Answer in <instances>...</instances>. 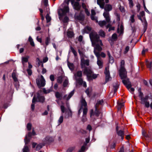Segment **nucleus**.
I'll list each match as a JSON object with an SVG mask.
<instances>
[{
    "label": "nucleus",
    "instance_id": "f257e3e1",
    "mask_svg": "<svg viewBox=\"0 0 152 152\" xmlns=\"http://www.w3.org/2000/svg\"><path fill=\"white\" fill-rule=\"evenodd\" d=\"M90 37L92 43V45L94 47V52L97 58H99L100 56L103 58L106 56L105 54L103 52H100L102 51V48L101 46L103 45L102 41L99 39V35L97 33L92 32L90 34Z\"/></svg>",
    "mask_w": 152,
    "mask_h": 152
},
{
    "label": "nucleus",
    "instance_id": "f03ea898",
    "mask_svg": "<svg viewBox=\"0 0 152 152\" xmlns=\"http://www.w3.org/2000/svg\"><path fill=\"white\" fill-rule=\"evenodd\" d=\"M104 101L103 99L98 100L95 107V110L94 112L93 110H91V117L95 116L97 117L100 115L102 116V114L101 112V109L103 105Z\"/></svg>",
    "mask_w": 152,
    "mask_h": 152
},
{
    "label": "nucleus",
    "instance_id": "7ed1b4c3",
    "mask_svg": "<svg viewBox=\"0 0 152 152\" xmlns=\"http://www.w3.org/2000/svg\"><path fill=\"white\" fill-rule=\"evenodd\" d=\"M69 12V9L68 6H64L62 9H60L58 12L59 19L60 20H62L64 23L67 22L69 20L68 18L66 16H65L64 19H63V17Z\"/></svg>",
    "mask_w": 152,
    "mask_h": 152
},
{
    "label": "nucleus",
    "instance_id": "20e7f679",
    "mask_svg": "<svg viewBox=\"0 0 152 152\" xmlns=\"http://www.w3.org/2000/svg\"><path fill=\"white\" fill-rule=\"evenodd\" d=\"M124 61L121 60V68L119 70V75L122 79L126 78L127 77V72L124 67Z\"/></svg>",
    "mask_w": 152,
    "mask_h": 152
},
{
    "label": "nucleus",
    "instance_id": "39448f33",
    "mask_svg": "<svg viewBox=\"0 0 152 152\" xmlns=\"http://www.w3.org/2000/svg\"><path fill=\"white\" fill-rule=\"evenodd\" d=\"M122 82L129 91L132 92L134 91V88L131 87L132 86L131 83L129 81V79L126 78L125 79L123 80Z\"/></svg>",
    "mask_w": 152,
    "mask_h": 152
},
{
    "label": "nucleus",
    "instance_id": "423d86ee",
    "mask_svg": "<svg viewBox=\"0 0 152 152\" xmlns=\"http://www.w3.org/2000/svg\"><path fill=\"white\" fill-rule=\"evenodd\" d=\"M36 83L39 87H43L45 85V81L44 77L41 75L40 78H37L36 79Z\"/></svg>",
    "mask_w": 152,
    "mask_h": 152
},
{
    "label": "nucleus",
    "instance_id": "0eeeda50",
    "mask_svg": "<svg viewBox=\"0 0 152 152\" xmlns=\"http://www.w3.org/2000/svg\"><path fill=\"white\" fill-rule=\"evenodd\" d=\"M81 103V106L80 110H79L78 114H80L81 113V109H83V108L84 107H87V104L85 100L82 98V99L80 101Z\"/></svg>",
    "mask_w": 152,
    "mask_h": 152
},
{
    "label": "nucleus",
    "instance_id": "6e6552de",
    "mask_svg": "<svg viewBox=\"0 0 152 152\" xmlns=\"http://www.w3.org/2000/svg\"><path fill=\"white\" fill-rule=\"evenodd\" d=\"M104 73L106 75L105 81L107 82L109 81L110 79H111V78L110 77L109 69L108 67L105 68Z\"/></svg>",
    "mask_w": 152,
    "mask_h": 152
},
{
    "label": "nucleus",
    "instance_id": "1a4fd4ad",
    "mask_svg": "<svg viewBox=\"0 0 152 152\" xmlns=\"http://www.w3.org/2000/svg\"><path fill=\"white\" fill-rule=\"evenodd\" d=\"M71 3L72 4H73L74 8L77 10H80L81 6L80 5L79 3L77 2H75L74 0H71Z\"/></svg>",
    "mask_w": 152,
    "mask_h": 152
},
{
    "label": "nucleus",
    "instance_id": "9d476101",
    "mask_svg": "<svg viewBox=\"0 0 152 152\" xmlns=\"http://www.w3.org/2000/svg\"><path fill=\"white\" fill-rule=\"evenodd\" d=\"M84 72L86 74L88 79H90L93 73L92 71L89 69L86 68L84 69Z\"/></svg>",
    "mask_w": 152,
    "mask_h": 152
},
{
    "label": "nucleus",
    "instance_id": "9b49d317",
    "mask_svg": "<svg viewBox=\"0 0 152 152\" xmlns=\"http://www.w3.org/2000/svg\"><path fill=\"white\" fill-rule=\"evenodd\" d=\"M84 72L86 74L88 79H90L93 73L92 71L89 69L86 68L84 69Z\"/></svg>",
    "mask_w": 152,
    "mask_h": 152
},
{
    "label": "nucleus",
    "instance_id": "f8f14e48",
    "mask_svg": "<svg viewBox=\"0 0 152 152\" xmlns=\"http://www.w3.org/2000/svg\"><path fill=\"white\" fill-rule=\"evenodd\" d=\"M83 110V119H82V121L83 122H84L86 121V115L88 112V108L87 107H84L83 108V109H82L81 110Z\"/></svg>",
    "mask_w": 152,
    "mask_h": 152
},
{
    "label": "nucleus",
    "instance_id": "ddd939ff",
    "mask_svg": "<svg viewBox=\"0 0 152 152\" xmlns=\"http://www.w3.org/2000/svg\"><path fill=\"white\" fill-rule=\"evenodd\" d=\"M74 93V90H73L71 91L69 94L67 95H65L63 97V99L68 101L72 96Z\"/></svg>",
    "mask_w": 152,
    "mask_h": 152
},
{
    "label": "nucleus",
    "instance_id": "4468645a",
    "mask_svg": "<svg viewBox=\"0 0 152 152\" xmlns=\"http://www.w3.org/2000/svg\"><path fill=\"white\" fill-rule=\"evenodd\" d=\"M103 15L105 18L107 22L109 23L110 22V19L109 12L107 11L104 12L103 14Z\"/></svg>",
    "mask_w": 152,
    "mask_h": 152
},
{
    "label": "nucleus",
    "instance_id": "2eb2a0df",
    "mask_svg": "<svg viewBox=\"0 0 152 152\" xmlns=\"http://www.w3.org/2000/svg\"><path fill=\"white\" fill-rule=\"evenodd\" d=\"M37 98H36V99L38 100V101L42 103H43L44 102L45 99L44 96H40L39 93H37Z\"/></svg>",
    "mask_w": 152,
    "mask_h": 152
},
{
    "label": "nucleus",
    "instance_id": "dca6fc26",
    "mask_svg": "<svg viewBox=\"0 0 152 152\" xmlns=\"http://www.w3.org/2000/svg\"><path fill=\"white\" fill-rule=\"evenodd\" d=\"M83 65H86L87 66L89 65V60L88 59L85 60L83 58H81V65L83 67Z\"/></svg>",
    "mask_w": 152,
    "mask_h": 152
},
{
    "label": "nucleus",
    "instance_id": "f3484780",
    "mask_svg": "<svg viewBox=\"0 0 152 152\" xmlns=\"http://www.w3.org/2000/svg\"><path fill=\"white\" fill-rule=\"evenodd\" d=\"M104 0H97V4H99L102 8H103L104 3L103 2ZM109 0H105L106 3H108L109 2Z\"/></svg>",
    "mask_w": 152,
    "mask_h": 152
},
{
    "label": "nucleus",
    "instance_id": "a211bd4d",
    "mask_svg": "<svg viewBox=\"0 0 152 152\" xmlns=\"http://www.w3.org/2000/svg\"><path fill=\"white\" fill-rule=\"evenodd\" d=\"M117 134L118 136L121 137V139L122 140L124 138V131L121 130L117 131Z\"/></svg>",
    "mask_w": 152,
    "mask_h": 152
},
{
    "label": "nucleus",
    "instance_id": "6ab92c4d",
    "mask_svg": "<svg viewBox=\"0 0 152 152\" xmlns=\"http://www.w3.org/2000/svg\"><path fill=\"white\" fill-rule=\"evenodd\" d=\"M67 35L69 38H72L74 37V34L73 31L68 30L67 32Z\"/></svg>",
    "mask_w": 152,
    "mask_h": 152
},
{
    "label": "nucleus",
    "instance_id": "aec40b11",
    "mask_svg": "<svg viewBox=\"0 0 152 152\" xmlns=\"http://www.w3.org/2000/svg\"><path fill=\"white\" fill-rule=\"evenodd\" d=\"M37 101L36 96L34 95L32 101V104L31 105V108L32 110H34V103Z\"/></svg>",
    "mask_w": 152,
    "mask_h": 152
},
{
    "label": "nucleus",
    "instance_id": "412c9836",
    "mask_svg": "<svg viewBox=\"0 0 152 152\" xmlns=\"http://www.w3.org/2000/svg\"><path fill=\"white\" fill-rule=\"evenodd\" d=\"M76 18L78 20L83 21L84 20V16L83 15L80 13L79 15L76 16Z\"/></svg>",
    "mask_w": 152,
    "mask_h": 152
},
{
    "label": "nucleus",
    "instance_id": "4be33fe9",
    "mask_svg": "<svg viewBox=\"0 0 152 152\" xmlns=\"http://www.w3.org/2000/svg\"><path fill=\"white\" fill-rule=\"evenodd\" d=\"M145 13L144 11H142L140 12L139 15H138L137 17L138 19L141 20L142 21V17L145 18Z\"/></svg>",
    "mask_w": 152,
    "mask_h": 152
},
{
    "label": "nucleus",
    "instance_id": "5701e85b",
    "mask_svg": "<svg viewBox=\"0 0 152 152\" xmlns=\"http://www.w3.org/2000/svg\"><path fill=\"white\" fill-rule=\"evenodd\" d=\"M82 71H77V72L74 75L75 79L77 78V77H81L82 76Z\"/></svg>",
    "mask_w": 152,
    "mask_h": 152
},
{
    "label": "nucleus",
    "instance_id": "b1692460",
    "mask_svg": "<svg viewBox=\"0 0 152 152\" xmlns=\"http://www.w3.org/2000/svg\"><path fill=\"white\" fill-rule=\"evenodd\" d=\"M149 98V96H146L144 98H143L141 99V103L142 104H144V103L146 102H147V100Z\"/></svg>",
    "mask_w": 152,
    "mask_h": 152
},
{
    "label": "nucleus",
    "instance_id": "393cba45",
    "mask_svg": "<svg viewBox=\"0 0 152 152\" xmlns=\"http://www.w3.org/2000/svg\"><path fill=\"white\" fill-rule=\"evenodd\" d=\"M97 64L98 65L100 68H101L103 66V62L102 60H99L98 58L97 61Z\"/></svg>",
    "mask_w": 152,
    "mask_h": 152
},
{
    "label": "nucleus",
    "instance_id": "a878e982",
    "mask_svg": "<svg viewBox=\"0 0 152 152\" xmlns=\"http://www.w3.org/2000/svg\"><path fill=\"white\" fill-rule=\"evenodd\" d=\"M29 58L28 56L22 57V62L23 65L24 64V62H27L28 61Z\"/></svg>",
    "mask_w": 152,
    "mask_h": 152
},
{
    "label": "nucleus",
    "instance_id": "bb28decb",
    "mask_svg": "<svg viewBox=\"0 0 152 152\" xmlns=\"http://www.w3.org/2000/svg\"><path fill=\"white\" fill-rule=\"evenodd\" d=\"M12 77L13 78L15 82H18V80L17 77H16V74L15 72V71L14 70L12 74Z\"/></svg>",
    "mask_w": 152,
    "mask_h": 152
},
{
    "label": "nucleus",
    "instance_id": "cd10ccee",
    "mask_svg": "<svg viewBox=\"0 0 152 152\" xmlns=\"http://www.w3.org/2000/svg\"><path fill=\"white\" fill-rule=\"evenodd\" d=\"M113 88L114 90V94H115L117 91V89L119 87V84L117 83H115L113 85Z\"/></svg>",
    "mask_w": 152,
    "mask_h": 152
},
{
    "label": "nucleus",
    "instance_id": "c85d7f7f",
    "mask_svg": "<svg viewBox=\"0 0 152 152\" xmlns=\"http://www.w3.org/2000/svg\"><path fill=\"white\" fill-rule=\"evenodd\" d=\"M138 91L139 93L138 96L141 100L143 98V94L141 92V89L140 88L138 89Z\"/></svg>",
    "mask_w": 152,
    "mask_h": 152
},
{
    "label": "nucleus",
    "instance_id": "c756f323",
    "mask_svg": "<svg viewBox=\"0 0 152 152\" xmlns=\"http://www.w3.org/2000/svg\"><path fill=\"white\" fill-rule=\"evenodd\" d=\"M55 96L57 98L60 99H61L62 98V94L58 92L55 93Z\"/></svg>",
    "mask_w": 152,
    "mask_h": 152
},
{
    "label": "nucleus",
    "instance_id": "7c9ffc66",
    "mask_svg": "<svg viewBox=\"0 0 152 152\" xmlns=\"http://www.w3.org/2000/svg\"><path fill=\"white\" fill-rule=\"evenodd\" d=\"M67 65L69 69L71 70H73L74 69V66L73 63H71L69 62H68Z\"/></svg>",
    "mask_w": 152,
    "mask_h": 152
},
{
    "label": "nucleus",
    "instance_id": "2f4dec72",
    "mask_svg": "<svg viewBox=\"0 0 152 152\" xmlns=\"http://www.w3.org/2000/svg\"><path fill=\"white\" fill-rule=\"evenodd\" d=\"M28 41L30 42V44L32 46L34 47L35 46L33 39L31 36H29L28 38Z\"/></svg>",
    "mask_w": 152,
    "mask_h": 152
},
{
    "label": "nucleus",
    "instance_id": "473e14b6",
    "mask_svg": "<svg viewBox=\"0 0 152 152\" xmlns=\"http://www.w3.org/2000/svg\"><path fill=\"white\" fill-rule=\"evenodd\" d=\"M106 21L103 20L99 22L98 24L101 27H103L106 24Z\"/></svg>",
    "mask_w": 152,
    "mask_h": 152
},
{
    "label": "nucleus",
    "instance_id": "72a5a7b5",
    "mask_svg": "<svg viewBox=\"0 0 152 152\" xmlns=\"http://www.w3.org/2000/svg\"><path fill=\"white\" fill-rule=\"evenodd\" d=\"M70 49L71 50V51L74 54V56H76L77 55V53L74 49L71 46H70Z\"/></svg>",
    "mask_w": 152,
    "mask_h": 152
},
{
    "label": "nucleus",
    "instance_id": "f704fd0d",
    "mask_svg": "<svg viewBox=\"0 0 152 152\" xmlns=\"http://www.w3.org/2000/svg\"><path fill=\"white\" fill-rule=\"evenodd\" d=\"M70 49L71 50V51L74 54V56H76L77 55V53L74 49L71 46H70Z\"/></svg>",
    "mask_w": 152,
    "mask_h": 152
},
{
    "label": "nucleus",
    "instance_id": "c9c22d12",
    "mask_svg": "<svg viewBox=\"0 0 152 152\" xmlns=\"http://www.w3.org/2000/svg\"><path fill=\"white\" fill-rule=\"evenodd\" d=\"M77 83L80 85H82L83 83V79L81 78L75 79Z\"/></svg>",
    "mask_w": 152,
    "mask_h": 152
},
{
    "label": "nucleus",
    "instance_id": "e433bc0d",
    "mask_svg": "<svg viewBox=\"0 0 152 152\" xmlns=\"http://www.w3.org/2000/svg\"><path fill=\"white\" fill-rule=\"evenodd\" d=\"M50 42V37H47L45 39V43L46 45H48Z\"/></svg>",
    "mask_w": 152,
    "mask_h": 152
},
{
    "label": "nucleus",
    "instance_id": "4c0bfd02",
    "mask_svg": "<svg viewBox=\"0 0 152 152\" xmlns=\"http://www.w3.org/2000/svg\"><path fill=\"white\" fill-rule=\"evenodd\" d=\"M147 66L148 68L150 70L151 69L152 66V62L148 61L147 63Z\"/></svg>",
    "mask_w": 152,
    "mask_h": 152
},
{
    "label": "nucleus",
    "instance_id": "58836bf2",
    "mask_svg": "<svg viewBox=\"0 0 152 152\" xmlns=\"http://www.w3.org/2000/svg\"><path fill=\"white\" fill-rule=\"evenodd\" d=\"M91 30V28L89 26H87L84 29V30L86 33H88Z\"/></svg>",
    "mask_w": 152,
    "mask_h": 152
},
{
    "label": "nucleus",
    "instance_id": "ea45409f",
    "mask_svg": "<svg viewBox=\"0 0 152 152\" xmlns=\"http://www.w3.org/2000/svg\"><path fill=\"white\" fill-rule=\"evenodd\" d=\"M134 15L133 14L130 17L129 20L131 23H133L135 22V19H134Z\"/></svg>",
    "mask_w": 152,
    "mask_h": 152
},
{
    "label": "nucleus",
    "instance_id": "a19ab883",
    "mask_svg": "<svg viewBox=\"0 0 152 152\" xmlns=\"http://www.w3.org/2000/svg\"><path fill=\"white\" fill-rule=\"evenodd\" d=\"M63 121V115H62L60 116L58 120V125L62 123Z\"/></svg>",
    "mask_w": 152,
    "mask_h": 152
},
{
    "label": "nucleus",
    "instance_id": "79ce46f5",
    "mask_svg": "<svg viewBox=\"0 0 152 152\" xmlns=\"http://www.w3.org/2000/svg\"><path fill=\"white\" fill-rule=\"evenodd\" d=\"M124 106V104L123 103L118 102V110H120L121 108Z\"/></svg>",
    "mask_w": 152,
    "mask_h": 152
},
{
    "label": "nucleus",
    "instance_id": "37998d69",
    "mask_svg": "<svg viewBox=\"0 0 152 152\" xmlns=\"http://www.w3.org/2000/svg\"><path fill=\"white\" fill-rule=\"evenodd\" d=\"M99 35L103 37H104L105 36V34L104 32L102 30H100L99 32Z\"/></svg>",
    "mask_w": 152,
    "mask_h": 152
},
{
    "label": "nucleus",
    "instance_id": "c03bdc74",
    "mask_svg": "<svg viewBox=\"0 0 152 152\" xmlns=\"http://www.w3.org/2000/svg\"><path fill=\"white\" fill-rule=\"evenodd\" d=\"M23 152H28L29 151L28 148L27 146H24L23 150Z\"/></svg>",
    "mask_w": 152,
    "mask_h": 152
},
{
    "label": "nucleus",
    "instance_id": "a18cd8bd",
    "mask_svg": "<svg viewBox=\"0 0 152 152\" xmlns=\"http://www.w3.org/2000/svg\"><path fill=\"white\" fill-rule=\"evenodd\" d=\"M43 91L44 93L47 94L50 93L51 91L50 89L46 90L45 88H43Z\"/></svg>",
    "mask_w": 152,
    "mask_h": 152
},
{
    "label": "nucleus",
    "instance_id": "49530a36",
    "mask_svg": "<svg viewBox=\"0 0 152 152\" xmlns=\"http://www.w3.org/2000/svg\"><path fill=\"white\" fill-rule=\"evenodd\" d=\"M129 7L132 8L134 6L133 1L132 0H128Z\"/></svg>",
    "mask_w": 152,
    "mask_h": 152
},
{
    "label": "nucleus",
    "instance_id": "de8ad7c7",
    "mask_svg": "<svg viewBox=\"0 0 152 152\" xmlns=\"http://www.w3.org/2000/svg\"><path fill=\"white\" fill-rule=\"evenodd\" d=\"M91 17L92 20H95L96 22H98L97 18V17L94 16L92 15H91Z\"/></svg>",
    "mask_w": 152,
    "mask_h": 152
},
{
    "label": "nucleus",
    "instance_id": "09e8293b",
    "mask_svg": "<svg viewBox=\"0 0 152 152\" xmlns=\"http://www.w3.org/2000/svg\"><path fill=\"white\" fill-rule=\"evenodd\" d=\"M42 146H43L41 144H39L37 145L36 148V150H39L42 148Z\"/></svg>",
    "mask_w": 152,
    "mask_h": 152
},
{
    "label": "nucleus",
    "instance_id": "8fccbe9b",
    "mask_svg": "<svg viewBox=\"0 0 152 152\" xmlns=\"http://www.w3.org/2000/svg\"><path fill=\"white\" fill-rule=\"evenodd\" d=\"M68 80L67 79H66L64 80L63 83V86L64 87H66L67 86L68 84Z\"/></svg>",
    "mask_w": 152,
    "mask_h": 152
},
{
    "label": "nucleus",
    "instance_id": "3c124183",
    "mask_svg": "<svg viewBox=\"0 0 152 152\" xmlns=\"http://www.w3.org/2000/svg\"><path fill=\"white\" fill-rule=\"evenodd\" d=\"M46 18L47 20V22H49L51 20V18L48 15H46Z\"/></svg>",
    "mask_w": 152,
    "mask_h": 152
},
{
    "label": "nucleus",
    "instance_id": "603ef678",
    "mask_svg": "<svg viewBox=\"0 0 152 152\" xmlns=\"http://www.w3.org/2000/svg\"><path fill=\"white\" fill-rule=\"evenodd\" d=\"M109 61L111 63H112L114 62L113 58L111 56L109 57Z\"/></svg>",
    "mask_w": 152,
    "mask_h": 152
},
{
    "label": "nucleus",
    "instance_id": "864d4df0",
    "mask_svg": "<svg viewBox=\"0 0 152 152\" xmlns=\"http://www.w3.org/2000/svg\"><path fill=\"white\" fill-rule=\"evenodd\" d=\"M27 128L28 130H30L31 128V124L30 123H28L27 125Z\"/></svg>",
    "mask_w": 152,
    "mask_h": 152
},
{
    "label": "nucleus",
    "instance_id": "5fc2aeb1",
    "mask_svg": "<svg viewBox=\"0 0 152 152\" xmlns=\"http://www.w3.org/2000/svg\"><path fill=\"white\" fill-rule=\"evenodd\" d=\"M119 9L120 11L122 12H125V10L124 7H123L120 6V7H119Z\"/></svg>",
    "mask_w": 152,
    "mask_h": 152
},
{
    "label": "nucleus",
    "instance_id": "6e6d98bb",
    "mask_svg": "<svg viewBox=\"0 0 152 152\" xmlns=\"http://www.w3.org/2000/svg\"><path fill=\"white\" fill-rule=\"evenodd\" d=\"M62 78L61 77H59L57 80L58 82L60 83H61L62 82Z\"/></svg>",
    "mask_w": 152,
    "mask_h": 152
},
{
    "label": "nucleus",
    "instance_id": "4d7b16f0",
    "mask_svg": "<svg viewBox=\"0 0 152 152\" xmlns=\"http://www.w3.org/2000/svg\"><path fill=\"white\" fill-rule=\"evenodd\" d=\"M115 143L113 142L112 145H110V148L113 149L115 148Z\"/></svg>",
    "mask_w": 152,
    "mask_h": 152
},
{
    "label": "nucleus",
    "instance_id": "13d9d810",
    "mask_svg": "<svg viewBox=\"0 0 152 152\" xmlns=\"http://www.w3.org/2000/svg\"><path fill=\"white\" fill-rule=\"evenodd\" d=\"M74 148H75L74 147L70 148L67 150L66 152H72Z\"/></svg>",
    "mask_w": 152,
    "mask_h": 152
},
{
    "label": "nucleus",
    "instance_id": "bf43d9fd",
    "mask_svg": "<svg viewBox=\"0 0 152 152\" xmlns=\"http://www.w3.org/2000/svg\"><path fill=\"white\" fill-rule=\"evenodd\" d=\"M98 75V74H94L92 73L91 78H92L93 79H95L97 78Z\"/></svg>",
    "mask_w": 152,
    "mask_h": 152
},
{
    "label": "nucleus",
    "instance_id": "052dcab7",
    "mask_svg": "<svg viewBox=\"0 0 152 152\" xmlns=\"http://www.w3.org/2000/svg\"><path fill=\"white\" fill-rule=\"evenodd\" d=\"M50 78L51 81H54V75H50Z\"/></svg>",
    "mask_w": 152,
    "mask_h": 152
},
{
    "label": "nucleus",
    "instance_id": "680f3d73",
    "mask_svg": "<svg viewBox=\"0 0 152 152\" xmlns=\"http://www.w3.org/2000/svg\"><path fill=\"white\" fill-rule=\"evenodd\" d=\"M112 38L113 39H117V35L116 34H113L112 36Z\"/></svg>",
    "mask_w": 152,
    "mask_h": 152
},
{
    "label": "nucleus",
    "instance_id": "e2e57ef3",
    "mask_svg": "<svg viewBox=\"0 0 152 152\" xmlns=\"http://www.w3.org/2000/svg\"><path fill=\"white\" fill-rule=\"evenodd\" d=\"M145 104V106L146 107L148 108L150 106V104L148 102H145L144 103Z\"/></svg>",
    "mask_w": 152,
    "mask_h": 152
},
{
    "label": "nucleus",
    "instance_id": "0e129e2a",
    "mask_svg": "<svg viewBox=\"0 0 152 152\" xmlns=\"http://www.w3.org/2000/svg\"><path fill=\"white\" fill-rule=\"evenodd\" d=\"M61 108L62 113H64L65 112V107L63 105L61 106Z\"/></svg>",
    "mask_w": 152,
    "mask_h": 152
},
{
    "label": "nucleus",
    "instance_id": "69168bd1",
    "mask_svg": "<svg viewBox=\"0 0 152 152\" xmlns=\"http://www.w3.org/2000/svg\"><path fill=\"white\" fill-rule=\"evenodd\" d=\"M85 92L87 94L88 96H90V90L89 89V88H87L86 90V91Z\"/></svg>",
    "mask_w": 152,
    "mask_h": 152
},
{
    "label": "nucleus",
    "instance_id": "338daca9",
    "mask_svg": "<svg viewBox=\"0 0 152 152\" xmlns=\"http://www.w3.org/2000/svg\"><path fill=\"white\" fill-rule=\"evenodd\" d=\"M96 14V12L95 10H91V15L94 16Z\"/></svg>",
    "mask_w": 152,
    "mask_h": 152
},
{
    "label": "nucleus",
    "instance_id": "774afa93",
    "mask_svg": "<svg viewBox=\"0 0 152 152\" xmlns=\"http://www.w3.org/2000/svg\"><path fill=\"white\" fill-rule=\"evenodd\" d=\"M87 129L90 131L92 129V127L90 125H88L87 127Z\"/></svg>",
    "mask_w": 152,
    "mask_h": 152
}]
</instances>
